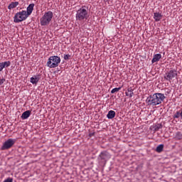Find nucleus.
Listing matches in <instances>:
<instances>
[{
    "label": "nucleus",
    "mask_w": 182,
    "mask_h": 182,
    "mask_svg": "<svg viewBox=\"0 0 182 182\" xmlns=\"http://www.w3.org/2000/svg\"><path fill=\"white\" fill-rule=\"evenodd\" d=\"M76 21H87L89 18V11L86 6H82L80 9L77 11L76 14Z\"/></svg>",
    "instance_id": "nucleus-2"
},
{
    "label": "nucleus",
    "mask_w": 182,
    "mask_h": 182,
    "mask_svg": "<svg viewBox=\"0 0 182 182\" xmlns=\"http://www.w3.org/2000/svg\"><path fill=\"white\" fill-rule=\"evenodd\" d=\"M14 179L12 178H8L6 180H4L3 182H13Z\"/></svg>",
    "instance_id": "nucleus-22"
},
{
    "label": "nucleus",
    "mask_w": 182,
    "mask_h": 182,
    "mask_svg": "<svg viewBox=\"0 0 182 182\" xmlns=\"http://www.w3.org/2000/svg\"><path fill=\"white\" fill-rule=\"evenodd\" d=\"M90 136H93V133L90 134Z\"/></svg>",
    "instance_id": "nucleus-25"
},
{
    "label": "nucleus",
    "mask_w": 182,
    "mask_h": 182,
    "mask_svg": "<svg viewBox=\"0 0 182 182\" xmlns=\"http://www.w3.org/2000/svg\"><path fill=\"white\" fill-rule=\"evenodd\" d=\"M116 116V112L113 110H110L108 112V114H107V119H114Z\"/></svg>",
    "instance_id": "nucleus-14"
},
{
    "label": "nucleus",
    "mask_w": 182,
    "mask_h": 182,
    "mask_svg": "<svg viewBox=\"0 0 182 182\" xmlns=\"http://www.w3.org/2000/svg\"><path fill=\"white\" fill-rule=\"evenodd\" d=\"M52 18H53V13H52V11L46 12L40 20L41 26H46V25H49V23H50V21H52Z\"/></svg>",
    "instance_id": "nucleus-4"
},
{
    "label": "nucleus",
    "mask_w": 182,
    "mask_h": 182,
    "mask_svg": "<svg viewBox=\"0 0 182 182\" xmlns=\"http://www.w3.org/2000/svg\"><path fill=\"white\" fill-rule=\"evenodd\" d=\"M122 89V87H115V88H113L112 90H111V93H117V92H119V90H120Z\"/></svg>",
    "instance_id": "nucleus-19"
},
{
    "label": "nucleus",
    "mask_w": 182,
    "mask_h": 182,
    "mask_svg": "<svg viewBox=\"0 0 182 182\" xmlns=\"http://www.w3.org/2000/svg\"><path fill=\"white\" fill-rule=\"evenodd\" d=\"M161 127H163V126H162L161 124H158V125L156 127L155 129H156V130H159V129H161Z\"/></svg>",
    "instance_id": "nucleus-23"
},
{
    "label": "nucleus",
    "mask_w": 182,
    "mask_h": 182,
    "mask_svg": "<svg viewBox=\"0 0 182 182\" xmlns=\"http://www.w3.org/2000/svg\"><path fill=\"white\" fill-rule=\"evenodd\" d=\"M164 149V144H160L159 145L156 149V151L157 153H161L163 151V149Z\"/></svg>",
    "instance_id": "nucleus-18"
},
{
    "label": "nucleus",
    "mask_w": 182,
    "mask_h": 182,
    "mask_svg": "<svg viewBox=\"0 0 182 182\" xmlns=\"http://www.w3.org/2000/svg\"><path fill=\"white\" fill-rule=\"evenodd\" d=\"M35 6V4H31L27 7V11H26V14L29 16L32 12L33 11V7Z\"/></svg>",
    "instance_id": "nucleus-12"
},
{
    "label": "nucleus",
    "mask_w": 182,
    "mask_h": 182,
    "mask_svg": "<svg viewBox=\"0 0 182 182\" xmlns=\"http://www.w3.org/2000/svg\"><path fill=\"white\" fill-rule=\"evenodd\" d=\"M5 82V78H1V79H0V86L1 85H4V82Z\"/></svg>",
    "instance_id": "nucleus-24"
},
{
    "label": "nucleus",
    "mask_w": 182,
    "mask_h": 182,
    "mask_svg": "<svg viewBox=\"0 0 182 182\" xmlns=\"http://www.w3.org/2000/svg\"><path fill=\"white\" fill-rule=\"evenodd\" d=\"M11 66V61H4L0 63V72H2L5 68H9Z\"/></svg>",
    "instance_id": "nucleus-10"
},
{
    "label": "nucleus",
    "mask_w": 182,
    "mask_h": 182,
    "mask_svg": "<svg viewBox=\"0 0 182 182\" xmlns=\"http://www.w3.org/2000/svg\"><path fill=\"white\" fill-rule=\"evenodd\" d=\"M29 16L26 14V11H21L16 13L14 17V21L15 23H19V22H22L23 21H26Z\"/></svg>",
    "instance_id": "nucleus-5"
},
{
    "label": "nucleus",
    "mask_w": 182,
    "mask_h": 182,
    "mask_svg": "<svg viewBox=\"0 0 182 182\" xmlns=\"http://www.w3.org/2000/svg\"><path fill=\"white\" fill-rule=\"evenodd\" d=\"M180 116H181V112H176L174 115H173V118L174 119H178V117H180Z\"/></svg>",
    "instance_id": "nucleus-20"
},
{
    "label": "nucleus",
    "mask_w": 182,
    "mask_h": 182,
    "mask_svg": "<svg viewBox=\"0 0 182 182\" xmlns=\"http://www.w3.org/2000/svg\"><path fill=\"white\" fill-rule=\"evenodd\" d=\"M63 58H64L65 60H69V58H70V55H69V54H64Z\"/></svg>",
    "instance_id": "nucleus-21"
},
{
    "label": "nucleus",
    "mask_w": 182,
    "mask_h": 182,
    "mask_svg": "<svg viewBox=\"0 0 182 182\" xmlns=\"http://www.w3.org/2000/svg\"><path fill=\"white\" fill-rule=\"evenodd\" d=\"M160 59H161V54L160 53L155 54L154 55V58L151 60V63H156V62H159Z\"/></svg>",
    "instance_id": "nucleus-13"
},
{
    "label": "nucleus",
    "mask_w": 182,
    "mask_h": 182,
    "mask_svg": "<svg viewBox=\"0 0 182 182\" xmlns=\"http://www.w3.org/2000/svg\"><path fill=\"white\" fill-rule=\"evenodd\" d=\"M19 5V2L15 1V2H11L9 6H8V9H14L16 8Z\"/></svg>",
    "instance_id": "nucleus-16"
},
{
    "label": "nucleus",
    "mask_w": 182,
    "mask_h": 182,
    "mask_svg": "<svg viewBox=\"0 0 182 182\" xmlns=\"http://www.w3.org/2000/svg\"><path fill=\"white\" fill-rule=\"evenodd\" d=\"M16 143V139H9L6 141L4 142L3 145L1 146V150H9L11 149Z\"/></svg>",
    "instance_id": "nucleus-6"
},
{
    "label": "nucleus",
    "mask_w": 182,
    "mask_h": 182,
    "mask_svg": "<svg viewBox=\"0 0 182 182\" xmlns=\"http://www.w3.org/2000/svg\"><path fill=\"white\" fill-rule=\"evenodd\" d=\"M41 80V75H33V77H31L30 82L32 83V85H38V82Z\"/></svg>",
    "instance_id": "nucleus-9"
},
{
    "label": "nucleus",
    "mask_w": 182,
    "mask_h": 182,
    "mask_svg": "<svg viewBox=\"0 0 182 182\" xmlns=\"http://www.w3.org/2000/svg\"><path fill=\"white\" fill-rule=\"evenodd\" d=\"M109 159H110V154L106 151L102 152L98 157V160L101 163H106Z\"/></svg>",
    "instance_id": "nucleus-8"
},
{
    "label": "nucleus",
    "mask_w": 182,
    "mask_h": 182,
    "mask_svg": "<svg viewBox=\"0 0 182 182\" xmlns=\"http://www.w3.org/2000/svg\"><path fill=\"white\" fill-rule=\"evenodd\" d=\"M174 77H177V70H171L166 72L164 76V79H166V80H168V82H170V80H173Z\"/></svg>",
    "instance_id": "nucleus-7"
},
{
    "label": "nucleus",
    "mask_w": 182,
    "mask_h": 182,
    "mask_svg": "<svg viewBox=\"0 0 182 182\" xmlns=\"http://www.w3.org/2000/svg\"><path fill=\"white\" fill-rule=\"evenodd\" d=\"M164 99H166L164 94L157 92L149 95L146 98V102L149 106H159V105H161L162 102H164Z\"/></svg>",
    "instance_id": "nucleus-1"
},
{
    "label": "nucleus",
    "mask_w": 182,
    "mask_h": 182,
    "mask_svg": "<svg viewBox=\"0 0 182 182\" xmlns=\"http://www.w3.org/2000/svg\"><path fill=\"white\" fill-rule=\"evenodd\" d=\"M59 63H60V57L58 55H52L48 58L46 65L48 68L53 69L58 68Z\"/></svg>",
    "instance_id": "nucleus-3"
},
{
    "label": "nucleus",
    "mask_w": 182,
    "mask_h": 182,
    "mask_svg": "<svg viewBox=\"0 0 182 182\" xmlns=\"http://www.w3.org/2000/svg\"><path fill=\"white\" fill-rule=\"evenodd\" d=\"M163 18V15H161V13L156 12L154 13V19L155 22H159V21H161Z\"/></svg>",
    "instance_id": "nucleus-11"
},
{
    "label": "nucleus",
    "mask_w": 182,
    "mask_h": 182,
    "mask_svg": "<svg viewBox=\"0 0 182 182\" xmlns=\"http://www.w3.org/2000/svg\"><path fill=\"white\" fill-rule=\"evenodd\" d=\"M126 96H128L129 97H133V95H134V93L133 92V90L132 88H129L127 90V92H125Z\"/></svg>",
    "instance_id": "nucleus-17"
},
{
    "label": "nucleus",
    "mask_w": 182,
    "mask_h": 182,
    "mask_svg": "<svg viewBox=\"0 0 182 182\" xmlns=\"http://www.w3.org/2000/svg\"><path fill=\"white\" fill-rule=\"evenodd\" d=\"M29 116H31V111L27 110L22 114L21 119H23V120H26V119H28Z\"/></svg>",
    "instance_id": "nucleus-15"
}]
</instances>
